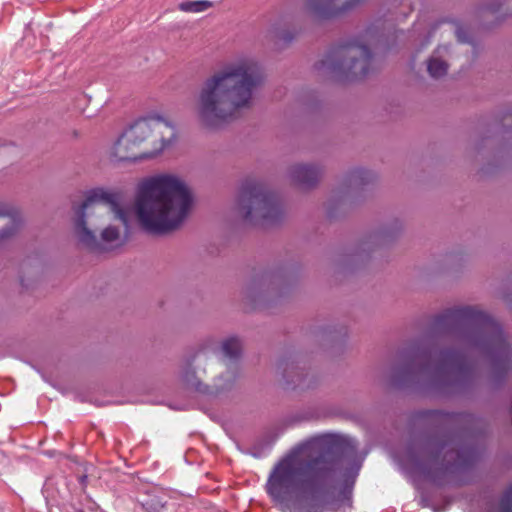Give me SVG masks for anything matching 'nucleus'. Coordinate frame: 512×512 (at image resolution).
I'll use <instances>...</instances> for the list:
<instances>
[{
    "label": "nucleus",
    "mask_w": 512,
    "mask_h": 512,
    "mask_svg": "<svg viewBox=\"0 0 512 512\" xmlns=\"http://www.w3.org/2000/svg\"><path fill=\"white\" fill-rule=\"evenodd\" d=\"M433 330L452 336L460 350H437L414 345L401 352L402 364L393 370L397 385L417 383L442 387L468 378L473 371L472 356L489 361L496 377L504 376L512 365V347L502 327L477 306H457L436 315Z\"/></svg>",
    "instance_id": "nucleus-1"
},
{
    "label": "nucleus",
    "mask_w": 512,
    "mask_h": 512,
    "mask_svg": "<svg viewBox=\"0 0 512 512\" xmlns=\"http://www.w3.org/2000/svg\"><path fill=\"white\" fill-rule=\"evenodd\" d=\"M355 453L350 439L324 434L312 437L283 456L271 469L265 489L282 512H338L351 507V488L337 490L348 476Z\"/></svg>",
    "instance_id": "nucleus-2"
},
{
    "label": "nucleus",
    "mask_w": 512,
    "mask_h": 512,
    "mask_svg": "<svg viewBox=\"0 0 512 512\" xmlns=\"http://www.w3.org/2000/svg\"><path fill=\"white\" fill-rule=\"evenodd\" d=\"M263 81L258 61L249 56L236 59L202 84L196 113L200 124L216 129L252 106L255 90Z\"/></svg>",
    "instance_id": "nucleus-3"
},
{
    "label": "nucleus",
    "mask_w": 512,
    "mask_h": 512,
    "mask_svg": "<svg viewBox=\"0 0 512 512\" xmlns=\"http://www.w3.org/2000/svg\"><path fill=\"white\" fill-rule=\"evenodd\" d=\"M192 206V195L178 177L168 174L149 177L137 187L132 212L140 228L163 236L180 228Z\"/></svg>",
    "instance_id": "nucleus-4"
},
{
    "label": "nucleus",
    "mask_w": 512,
    "mask_h": 512,
    "mask_svg": "<svg viewBox=\"0 0 512 512\" xmlns=\"http://www.w3.org/2000/svg\"><path fill=\"white\" fill-rule=\"evenodd\" d=\"M123 193L119 189L97 187L85 193L81 205L74 207L73 226L78 241L93 252H104L119 246L121 230L119 226L109 224L102 229L98 238L94 229L105 223L104 213L108 212L114 221H118L126 231L130 227L127 210L122 206Z\"/></svg>",
    "instance_id": "nucleus-5"
},
{
    "label": "nucleus",
    "mask_w": 512,
    "mask_h": 512,
    "mask_svg": "<svg viewBox=\"0 0 512 512\" xmlns=\"http://www.w3.org/2000/svg\"><path fill=\"white\" fill-rule=\"evenodd\" d=\"M176 138V128L160 116L141 118L125 129L110 149L115 162H134L162 152Z\"/></svg>",
    "instance_id": "nucleus-6"
},
{
    "label": "nucleus",
    "mask_w": 512,
    "mask_h": 512,
    "mask_svg": "<svg viewBox=\"0 0 512 512\" xmlns=\"http://www.w3.org/2000/svg\"><path fill=\"white\" fill-rule=\"evenodd\" d=\"M379 42L377 33L368 28L358 39L332 48L315 64L323 76L339 81H353L365 77L371 69V47Z\"/></svg>",
    "instance_id": "nucleus-7"
},
{
    "label": "nucleus",
    "mask_w": 512,
    "mask_h": 512,
    "mask_svg": "<svg viewBox=\"0 0 512 512\" xmlns=\"http://www.w3.org/2000/svg\"><path fill=\"white\" fill-rule=\"evenodd\" d=\"M409 454L417 465L428 473H453L471 466L477 459L475 448L465 446L455 449L451 438L446 436L441 440L428 439L421 447L419 455H415L414 448L410 447Z\"/></svg>",
    "instance_id": "nucleus-8"
},
{
    "label": "nucleus",
    "mask_w": 512,
    "mask_h": 512,
    "mask_svg": "<svg viewBox=\"0 0 512 512\" xmlns=\"http://www.w3.org/2000/svg\"><path fill=\"white\" fill-rule=\"evenodd\" d=\"M237 211L250 224L271 225L282 219L283 210L275 194L260 181L248 178L240 186Z\"/></svg>",
    "instance_id": "nucleus-9"
},
{
    "label": "nucleus",
    "mask_w": 512,
    "mask_h": 512,
    "mask_svg": "<svg viewBox=\"0 0 512 512\" xmlns=\"http://www.w3.org/2000/svg\"><path fill=\"white\" fill-rule=\"evenodd\" d=\"M366 0H308L307 9L320 18L335 17L358 7Z\"/></svg>",
    "instance_id": "nucleus-10"
},
{
    "label": "nucleus",
    "mask_w": 512,
    "mask_h": 512,
    "mask_svg": "<svg viewBox=\"0 0 512 512\" xmlns=\"http://www.w3.org/2000/svg\"><path fill=\"white\" fill-rule=\"evenodd\" d=\"M321 175V169L312 164H295L289 169L291 181L300 188L315 186Z\"/></svg>",
    "instance_id": "nucleus-11"
},
{
    "label": "nucleus",
    "mask_w": 512,
    "mask_h": 512,
    "mask_svg": "<svg viewBox=\"0 0 512 512\" xmlns=\"http://www.w3.org/2000/svg\"><path fill=\"white\" fill-rule=\"evenodd\" d=\"M449 51L446 45L438 46L427 61V71L432 78H440L448 71L447 61L443 58Z\"/></svg>",
    "instance_id": "nucleus-12"
},
{
    "label": "nucleus",
    "mask_w": 512,
    "mask_h": 512,
    "mask_svg": "<svg viewBox=\"0 0 512 512\" xmlns=\"http://www.w3.org/2000/svg\"><path fill=\"white\" fill-rule=\"evenodd\" d=\"M480 11L489 12L497 18L512 15V0H485Z\"/></svg>",
    "instance_id": "nucleus-13"
},
{
    "label": "nucleus",
    "mask_w": 512,
    "mask_h": 512,
    "mask_svg": "<svg viewBox=\"0 0 512 512\" xmlns=\"http://www.w3.org/2000/svg\"><path fill=\"white\" fill-rule=\"evenodd\" d=\"M241 342L237 337H229L221 344V352L224 361L236 362L241 355Z\"/></svg>",
    "instance_id": "nucleus-14"
},
{
    "label": "nucleus",
    "mask_w": 512,
    "mask_h": 512,
    "mask_svg": "<svg viewBox=\"0 0 512 512\" xmlns=\"http://www.w3.org/2000/svg\"><path fill=\"white\" fill-rule=\"evenodd\" d=\"M372 180H373V175L369 171L359 168V169H355V170L351 171L347 175V177L345 179V184L349 188H351V187L357 188L361 185L371 182Z\"/></svg>",
    "instance_id": "nucleus-15"
},
{
    "label": "nucleus",
    "mask_w": 512,
    "mask_h": 512,
    "mask_svg": "<svg viewBox=\"0 0 512 512\" xmlns=\"http://www.w3.org/2000/svg\"><path fill=\"white\" fill-rule=\"evenodd\" d=\"M280 283L281 279L279 276L263 275L258 282L254 281L253 284L248 288V297L254 298L256 286H260L261 288L266 287L267 289L274 290L275 287Z\"/></svg>",
    "instance_id": "nucleus-16"
},
{
    "label": "nucleus",
    "mask_w": 512,
    "mask_h": 512,
    "mask_svg": "<svg viewBox=\"0 0 512 512\" xmlns=\"http://www.w3.org/2000/svg\"><path fill=\"white\" fill-rule=\"evenodd\" d=\"M212 6V3L209 1H188V2H182L179 5L180 10L184 12H202L207 10L209 7Z\"/></svg>",
    "instance_id": "nucleus-17"
},
{
    "label": "nucleus",
    "mask_w": 512,
    "mask_h": 512,
    "mask_svg": "<svg viewBox=\"0 0 512 512\" xmlns=\"http://www.w3.org/2000/svg\"><path fill=\"white\" fill-rule=\"evenodd\" d=\"M426 417L437 420L443 424L453 423L458 417L457 414L443 413L440 411H429L426 413Z\"/></svg>",
    "instance_id": "nucleus-18"
},
{
    "label": "nucleus",
    "mask_w": 512,
    "mask_h": 512,
    "mask_svg": "<svg viewBox=\"0 0 512 512\" xmlns=\"http://www.w3.org/2000/svg\"><path fill=\"white\" fill-rule=\"evenodd\" d=\"M182 378L188 385H191L192 387H195L197 390H199L200 383L196 380L195 370L190 364L187 365L183 370Z\"/></svg>",
    "instance_id": "nucleus-19"
},
{
    "label": "nucleus",
    "mask_w": 512,
    "mask_h": 512,
    "mask_svg": "<svg viewBox=\"0 0 512 512\" xmlns=\"http://www.w3.org/2000/svg\"><path fill=\"white\" fill-rule=\"evenodd\" d=\"M498 512H512V488L507 490L502 496Z\"/></svg>",
    "instance_id": "nucleus-20"
},
{
    "label": "nucleus",
    "mask_w": 512,
    "mask_h": 512,
    "mask_svg": "<svg viewBox=\"0 0 512 512\" xmlns=\"http://www.w3.org/2000/svg\"><path fill=\"white\" fill-rule=\"evenodd\" d=\"M456 36H457L458 41L461 43H470L471 42L467 31L463 27H457Z\"/></svg>",
    "instance_id": "nucleus-21"
},
{
    "label": "nucleus",
    "mask_w": 512,
    "mask_h": 512,
    "mask_svg": "<svg viewBox=\"0 0 512 512\" xmlns=\"http://www.w3.org/2000/svg\"><path fill=\"white\" fill-rule=\"evenodd\" d=\"M228 380H227V383H224V384H218L217 385V389L218 390H225V389H229L231 386H232V382L234 381V379L236 378V375L235 373H230L228 372V376H227Z\"/></svg>",
    "instance_id": "nucleus-22"
},
{
    "label": "nucleus",
    "mask_w": 512,
    "mask_h": 512,
    "mask_svg": "<svg viewBox=\"0 0 512 512\" xmlns=\"http://www.w3.org/2000/svg\"><path fill=\"white\" fill-rule=\"evenodd\" d=\"M293 38H294V36H293V35H291V34H289V33H287V34H283V35L281 36V39H282V40H284L285 42H289V41H291Z\"/></svg>",
    "instance_id": "nucleus-23"
},
{
    "label": "nucleus",
    "mask_w": 512,
    "mask_h": 512,
    "mask_svg": "<svg viewBox=\"0 0 512 512\" xmlns=\"http://www.w3.org/2000/svg\"><path fill=\"white\" fill-rule=\"evenodd\" d=\"M6 215H10L9 210L4 206H0V216H6Z\"/></svg>",
    "instance_id": "nucleus-24"
},
{
    "label": "nucleus",
    "mask_w": 512,
    "mask_h": 512,
    "mask_svg": "<svg viewBox=\"0 0 512 512\" xmlns=\"http://www.w3.org/2000/svg\"><path fill=\"white\" fill-rule=\"evenodd\" d=\"M505 300L508 302V304H509L510 308L512 309V299L510 298V296H509V295H506V296H505Z\"/></svg>",
    "instance_id": "nucleus-25"
},
{
    "label": "nucleus",
    "mask_w": 512,
    "mask_h": 512,
    "mask_svg": "<svg viewBox=\"0 0 512 512\" xmlns=\"http://www.w3.org/2000/svg\"><path fill=\"white\" fill-rule=\"evenodd\" d=\"M364 251H366L365 248L361 247L360 251H358L355 256L360 257L361 253Z\"/></svg>",
    "instance_id": "nucleus-26"
},
{
    "label": "nucleus",
    "mask_w": 512,
    "mask_h": 512,
    "mask_svg": "<svg viewBox=\"0 0 512 512\" xmlns=\"http://www.w3.org/2000/svg\"><path fill=\"white\" fill-rule=\"evenodd\" d=\"M381 237L382 238H386V237H389L388 233L387 232H383L381 233Z\"/></svg>",
    "instance_id": "nucleus-27"
},
{
    "label": "nucleus",
    "mask_w": 512,
    "mask_h": 512,
    "mask_svg": "<svg viewBox=\"0 0 512 512\" xmlns=\"http://www.w3.org/2000/svg\"><path fill=\"white\" fill-rule=\"evenodd\" d=\"M295 385L302 386L303 384L301 382H299V383H295Z\"/></svg>",
    "instance_id": "nucleus-28"
},
{
    "label": "nucleus",
    "mask_w": 512,
    "mask_h": 512,
    "mask_svg": "<svg viewBox=\"0 0 512 512\" xmlns=\"http://www.w3.org/2000/svg\"><path fill=\"white\" fill-rule=\"evenodd\" d=\"M86 476L81 477V481H85Z\"/></svg>",
    "instance_id": "nucleus-29"
}]
</instances>
